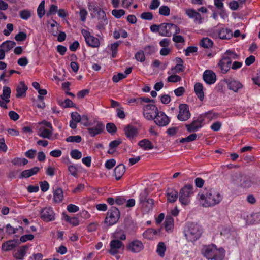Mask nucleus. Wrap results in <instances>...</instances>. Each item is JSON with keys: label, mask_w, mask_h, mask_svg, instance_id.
<instances>
[{"label": "nucleus", "mask_w": 260, "mask_h": 260, "mask_svg": "<svg viewBox=\"0 0 260 260\" xmlns=\"http://www.w3.org/2000/svg\"><path fill=\"white\" fill-rule=\"evenodd\" d=\"M218 37L221 39H230L233 36L232 31L228 28H222L218 32Z\"/></svg>", "instance_id": "nucleus-26"}, {"label": "nucleus", "mask_w": 260, "mask_h": 260, "mask_svg": "<svg viewBox=\"0 0 260 260\" xmlns=\"http://www.w3.org/2000/svg\"><path fill=\"white\" fill-rule=\"evenodd\" d=\"M148 195V194L146 189H145L140 194L139 197V201L141 205L145 202V201H147V200L148 199L147 198Z\"/></svg>", "instance_id": "nucleus-51"}, {"label": "nucleus", "mask_w": 260, "mask_h": 260, "mask_svg": "<svg viewBox=\"0 0 260 260\" xmlns=\"http://www.w3.org/2000/svg\"><path fill=\"white\" fill-rule=\"evenodd\" d=\"M111 13L112 15H113L116 18H120L125 14V12L123 9H114L112 11Z\"/></svg>", "instance_id": "nucleus-53"}, {"label": "nucleus", "mask_w": 260, "mask_h": 260, "mask_svg": "<svg viewBox=\"0 0 260 260\" xmlns=\"http://www.w3.org/2000/svg\"><path fill=\"white\" fill-rule=\"evenodd\" d=\"M200 45L204 48H209L213 46V42L208 38H204L200 41Z\"/></svg>", "instance_id": "nucleus-40"}, {"label": "nucleus", "mask_w": 260, "mask_h": 260, "mask_svg": "<svg viewBox=\"0 0 260 260\" xmlns=\"http://www.w3.org/2000/svg\"><path fill=\"white\" fill-rule=\"evenodd\" d=\"M81 120L80 121L82 124H83L85 126H89L92 124L90 123L89 121V118L86 115H83L81 116Z\"/></svg>", "instance_id": "nucleus-60"}, {"label": "nucleus", "mask_w": 260, "mask_h": 260, "mask_svg": "<svg viewBox=\"0 0 260 260\" xmlns=\"http://www.w3.org/2000/svg\"><path fill=\"white\" fill-rule=\"evenodd\" d=\"M120 216V213L118 209L115 207H112L107 213L105 222L109 226H112L117 222Z\"/></svg>", "instance_id": "nucleus-5"}, {"label": "nucleus", "mask_w": 260, "mask_h": 260, "mask_svg": "<svg viewBox=\"0 0 260 260\" xmlns=\"http://www.w3.org/2000/svg\"><path fill=\"white\" fill-rule=\"evenodd\" d=\"M202 233L201 226L194 223H189L184 230V235L188 241L194 242L199 239Z\"/></svg>", "instance_id": "nucleus-2"}, {"label": "nucleus", "mask_w": 260, "mask_h": 260, "mask_svg": "<svg viewBox=\"0 0 260 260\" xmlns=\"http://www.w3.org/2000/svg\"><path fill=\"white\" fill-rule=\"evenodd\" d=\"M20 17L25 20L28 19L31 16V11L28 9H24L19 12Z\"/></svg>", "instance_id": "nucleus-42"}, {"label": "nucleus", "mask_w": 260, "mask_h": 260, "mask_svg": "<svg viewBox=\"0 0 260 260\" xmlns=\"http://www.w3.org/2000/svg\"><path fill=\"white\" fill-rule=\"evenodd\" d=\"M159 13L161 15L168 16L170 15V9L167 6H161L159 8Z\"/></svg>", "instance_id": "nucleus-48"}, {"label": "nucleus", "mask_w": 260, "mask_h": 260, "mask_svg": "<svg viewBox=\"0 0 260 260\" xmlns=\"http://www.w3.org/2000/svg\"><path fill=\"white\" fill-rule=\"evenodd\" d=\"M216 247L214 245L206 246L204 247L202 252L204 256L208 259H212Z\"/></svg>", "instance_id": "nucleus-20"}, {"label": "nucleus", "mask_w": 260, "mask_h": 260, "mask_svg": "<svg viewBox=\"0 0 260 260\" xmlns=\"http://www.w3.org/2000/svg\"><path fill=\"white\" fill-rule=\"evenodd\" d=\"M240 186L244 188L251 187V177L248 176H241L240 179Z\"/></svg>", "instance_id": "nucleus-29"}, {"label": "nucleus", "mask_w": 260, "mask_h": 260, "mask_svg": "<svg viewBox=\"0 0 260 260\" xmlns=\"http://www.w3.org/2000/svg\"><path fill=\"white\" fill-rule=\"evenodd\" d=\"M28 88L23 81H21L16 88L17 98L24 97L26 96V92Z\"/></svg>", "instance_id": "nucleus-22"}, {"label": "nucleus", "mask_w": 260, "mask_h": 260, "mask_svg": "<svg viewBox=\"0 0 260 260\" xmlns=\"http://www.w3.org/2000/svg\"><path fill=\"white\" fill-rule=\"evenodd\" d=\"M141 18L144 20H151L153 18V15L152 12H143L141 14Z\"/></svg>", "instance_id": "nucleus-58"}, {"label": "nucleus", "mask_w": 260, "mask_h": 260, "mask_svg": "<svg viewBox=\"0 0 260 260\" xmlns=\"http://www.w3.org/2000/svg\"><path fill=\"white\" fill-rule=\"evenodd\" d=\"M45 1H42L37 9V14L40 18H41L45 14Z\"/></svg>", "instance_id": "nucleus-44"}, {"label": "nucleus", "mask_w": 260, "mask_h": 260, "mask_svg": "<svg viewBox=\"0 0 260 260\" xmlns=\"http://www.w3.org/2000/svg\"><path fill=\"white\" fill-rule=\"evenodd\" d=\"M16 246V242L14 240H10L4 242L2 245V249L3 251H10Z\"/></svg>", "instance_id": "nucleus-34"}, {"label": "nucleus", "mask_w": 260, "mask_h": 260, "mask_svg": "<svg viewBox=\"0 0 260 260\" xmlns=\"http://www.w3.org/2000/svg\"><path fill=\"white\" fill-rule=\"evenodd\" d=\"M36 104L38 108L44 109L45 107V104L44 102V97L41 95H38Z\"/></svg>", "instance_id": "nucleus-54"}, {"label": "nucleus", "mask_w": 260, "mask_h": 260, "mask_svg": "<svg viewBox=\"0 0 260 260\" xmlns=\"http://www.w3.org/2000/svg\"><path fill=\"white\" fill-rule=\"evenodd\" d=\"M63 199V193L61 188H58L53 191V200L56 203L61 202Z\"/></svg>", "instance_id": "nucleus-32"}, {"label": "nucleus", "mask_w": 260, "mask_h": 260, "mask_svg": "<svg viewBox=\"0 0 260 260\" xmlns=\"http://www.w3.org/2000/svg\"><path fill=\"white\" fill-rule=\"evenodd\" d=\"M88 9L90 12H91V15H96L98 12H99L102 9L99 7L93 4H91L88 6Z\"/></svg>", "instance_id": "nucleus-55"}, {"label": "nucleus", "mask_w": 260, "mask_h": 260, "mask_svg": "<svg viewBox=\"0 0 260 260\" xmlns=\"http://www.w3.org/2000/svg\"><path fill=\"white\" fill-rule=\"evenodd\" d=\"M16 45V43L13 41L8 40L4 42L0 47L2 48L6 52H9Z\"/></svg>", "instance_id": "nucleus-36"}, {"label": "nucleus", "mask_w": 260, "mask_h": 260, "mask_svg": "<svg viewBox=\"0 0 260 260\" xmlns=\"http://www.w3.org/2000/svg\"><path fill=\"white\" fill-rule=\"evenodd\" d=\"M203 85L201 83H196L194 86V90L196 95L201 101H203L204 99Z\"/></svg>", "instance_id": "nucleus-24"}, {"label": "nucleus", "mask_w": 260, "mask_h": 260, "mask_svg": "<svg viewBox=\"0 0 260 260\" xmlns=\"http://www.w3.org/2000/svg\"><path fill=\"white\" fill-rule=\"evenodd\" d=\"M166 195L167 196L168 201L170 203L175 202L177 200V198H179V193L178 191L172 188H168Z\"/></svg>", "instance_id": "nucleus-21"}, {"label": "nucleus", "mask_w": 260, "mask_h": 260, "mask_svg": "<svg viewBox=\"0 0 260 260\" xmlns=\"http://www.w3.org/2000/svg\"><path fill=\"white\" fill-rule=\"evenodd\" d=\"M138 145L144 150H149L152 149L154 147L152 143L146 139H143L138 142Z\"/></svg>", "instance_id": "nucleus-30"}, {"label": "nucleus", "mask_w": 260, "mask_h": 260, "mask_svg": "<svg viewBox=\"0 0 260 260\" xmlns=\"http://www.w3.org/2000/svg\"><path fill=\"white\" fill-rule=\"evenodd\" d=\"M66 140L67 142L80 143L82 140V138L79 135L71 136L67 138Z\"/></svg>", "instance_id": "nucleus-52"}, {"label": "nucleus", "mask_w": 260, "mask_h": 260, "mask_svg": "<svg viewBox=\"0 0 260 260\" xmlns=\"http://www.w3.org/2000/svg\"><path fill=\"white\" fill-rule=\"evenodd\" d=\"M54 71L57 74L60 76L59 80L62 81L64 80L66 72L65 69L63 68V66H55Z\"/></svg>", "instance_id": "nucleus-39"}, {"label": "nucleus", "mask_w": 260, "mask_h": 260, "mask_svg": "<svg viewBox=\"0 0 260 260\" xmlns=\"http://www.w3.org/2000/svg\"><path fill=\"white\" fill-rule=\"evenodd\" d=\"M153 204L154 200L152 199L149 198L147 201H145V202L141 205L143 211L146 213H148L152 210Z\"/></svg>", "instance_id": "nucleus-27"}, {"label": "nucleus", "mask_w": 260, "mask_h": 260, "mask_svg": "<svg viewBox=\"0 0 260 260\" xmlns=\"http://www.w3.org/2000/svg\"><path fill=\"white\" fill-rule=\"evenodd\" d=\"M25 254L26 247L23 246L20 247L17 251H15L13 254L14 257L16 259L18 260H22L23 259Z\"/></svg>", "instance_id": "nucleus-37"}, {"label": "nucleus", "mask_w": 260, "mask_h": 260, "mask_svg": "<svg viewBox=\"0 0 260 260\" xmlns=\"http://www.w3.org/2000/svg\"><path fill=\"white\" fill-rule=\"evenodd\" d=\"M165 228L167 232L172 231L174 226V219L171 216H167L165 221Z\"/></svg>", "instance_id": "nucleus-33"}, {"label": "nucleus", "mask_w": 260, "mask_h": 260, "mask_svg": "<svg viewBox=\"0 0 260 260\" xmlns=\"http://www.w3.org/2000/svg\"><path fill=\"white\" fill-rule=\"evenodd\" d=\"M184 70V66H174L168 71L169 74H175L183 72Z\"/></svg>", "instance_id": "nucleus-50"}, {"label": "nucleus", "mask_w": 260, "mask_h": 260, "mask_svg": "<svg viewBox=\"0 0 260 260\" xmlns=\"http://www.w3.org/2000/svg\"><path fill=\"white\" fill-rule=\"evenodd\" d=\"M228 87L230 90L234 92H238L239 89L242 88V84L238 81L233 79H229L225 80Z\"/></svg>", "instance_id": "nucleus-18"}, {"label": "nucleus", "mask_w": 260, "mask_h": 260, "mask_svg": "<svg viewBox=\"0 0 260 260\" xmlns=\"http://www.w3.org/2000/svg\"><path fill=\"white\" fill-rule=\"evenodd\" d=\"M27 38L26 34L24 32H20L15 37V39L17 41H23Z\"/></svg>", "instance_id": "nucleus-61"}, {"label": "nucleus", "mask_w": 260, "mask_h": 260, "mask_svg": "<svg viewBox=\"0 0 260 260\" xmlns=\"http://www.w3.org/2000/svg\"><path fill=\"white\" fill-rule=\"evenodd\" d=\"M55 213L51 207H45L40 212L41 218L45 222H50L55 220Z\"/></svg>", "instance_id": "nucleus-9"}, {"label": "nucleus", "mask_w": 260, "mask_h": 260, "mask_svg": "<svg viewBox=\"0 0 260 260\" xmlns=\"http://www.w3.org/2000/svg\"><path fill=\"white\" fill-rule=\"evenodd\" d=\"M179 112L177 116L178 120L181 121H185L190 118L191 114L187 104H180L179 106Z\"/></svg>", "instance_id": "nucleus-10"}, {"label": "nucleus", "mask_w": 260, "mask_h": 260, "mask_svg": "<svg viewBox=\"0 0 260 260\" xmlns=\"http://www.w3.org/2000/svg\"><path fill=\"white\" fill-rule=\"evenodd\" d=\"M143 244L139 240H136L130 242L127 246L128 250L133 253L140 252L143 249Z\"/></svg>", "instance_id": "nucleus-15"}, {"label": "nucleus", "mask_w": 260, "mask_h": 260, "mask_svg": "<svg viewBox=\"0 0 260 260\" xmlns=\"http://www.w3.org/2000/svg\"><path fill=\"white\" fill-rule=\"evenodd\" d=\"M95 125L92 127L87 128V131L91 137H95L100 134L104 129V124L100 121H94Z\"/></svg>", "instance_id": "nucleus-14"}, {"label": "nucleus", "mask_w": 260, "mask_h": 260, "mask_svg": "<svg viewBox=\"0 0 260 260\" xmlns=\"http://www.w3.org/2000/svg\"><path fill=\"white\" fill-rule=\"evenodd\" d=\"M6 28L7 29L4 30L3 33L6 36H8L13 30L14 26L12 24L9 23L6 25Z\"/></svg>", "instance_id": "nucleus-63"}, {"label": "nucleus", "mask_w": 260, "mask_h": 260, "mask_svg": "<svg viewBox=\"0 0 260 260\" xmlns=\"http://www.w3.org/2000/svg\"><path fill=\"white\" fill-rule=\"evenodd\" d=\"M11 90L10 87L4 86L3 88V93L1 95V98L7 103H9L10 100Z\"/></svg>", "instance_id": "nucleus-35"}, {"label": "nucleus", "mask_w": 260, "mask_h": 260, "mask_svg": "<svg viewBox=\"0 0 260 260\" xmlns=\"http://www.w3.org/2000/svg\"><path fill=\"white\" fill-rule=\"evenodd\" d=\"M125 172V168L123 164L117 166L114 169V175L117 180L120 179Z\"/></svg>", "instance_id": "nucleus-28"}, {"label": "nucleus", "mask_w": 260, "mask_h": 260, "mask_svg": "<svg viewBox=\"0 0 260 260\" xmlns=\"http://www.w3.org/2000/svg\"><path fill=\"white\" fill-rule=\"evenodd\" d=\"M214 252V255L212 259L214 260H222L224 257V250L222 248L217 249L216 248L215 251Z\"/></svg>", "instance_id": "nucleus-38"}, {"label": "nucleus", "mask_w": 260, "mask_h": 260, "mask_svg": "<svg viewBox=\"0 0 260 260\" xmlns=\"http://www.w3.org/2000/svg\"><path fill=\"white\" fill-rule=\"evenodd\" d=\"M158 112L157 107L153 104H147L143 107V115L149 120H153Z\"/></svg>", "instance_id": "nucleus-8"}, {"label": "nucleus", "mask_w": 260, "mask_h": 260, "mask_svg": "<svg viewBox=\"0 0 260 260\" xmlns=\"http://www.w3.org/2000/svg\"><path fill=\"white\" fill-rule=\"evenodd\" d=\"M119 44L120 42L117 41L109 46L110 50L112 51V56L113 57H115L116 56L117 50Z\"/></svg>", "instance_id": "nucleus-46"}, {"label": "nucleus", "mask_w": 260, "mask_h": 260, "mask_svg": "<svg viewBox=\"0 0 260 260\" xmlns=\"http://www.w3.org/2000/svg\"><path fill=\"white\" fill-rule=\"evenodd\" d=\"M124 131L126 137L129 139H133L134 137H137L138 134L137 128L132 125L126 126Z\"/></svg>", "instance_id": "nucleus-19"}, {"label": "nucleus", "mask_w": 260, "mask_h": 260, "mask_svg": "<svg viewBox=\"0 0 260 260\" xmlns=\"http://www.w3.org/2000/svg\"><path fill=\"white\" fill-rule=\"evenodd\" d=\"M166 250V247L164 242H159L157 245L156 251L161 257H164L165 252Z\"/></svg>", "instance_id": "nucleus-43"}, {"label": "nucleus", "mask_w": 260, "mask_h": 260, "mask_svg": "<svg viewBox=\"0 0 260 260\" xmlns=\"http://www.w3.org/2000/svg\"><path fill=\"white\" fill-rule=\"evenodd\" d=\"M40 171V168L38 167H34L30 169L23 171L20 175L21 178H29L36 174Z\"/></svg>", "instance_id": "nucleus-23"}, {"label": "nucleus", "mask_w": 260, "mask_h": 260, "mask_svg": "<svg viewBox=\"0 0 260 260\" xmlns=\"http://www.w3.org/2000/svg\"><path fill=\"white\" fill-rule=\"evenodd\" d=\"M52 135V131L44 127H40L38 131V135L43 138L50 139Z\"/></svg>", "instance_id": "nucleus-31"}, {"label": "nucleus", "mask_w": 260, "mask_h": 260, "mask_svg": "<svg viewBox=\"0 0 260 260\" xmlns=\"http://www.w3.org/2000/svg\"><path fill=\"white\" fill-rule=\"evenodd\" d=\"M81 34L85 38L87 44L92 47H99L100 45V41L98 38L91 35L90 32L86 29H82Z\"/></svg>", "instance_id": "nucleus-7"}, {"label": "nucleus", "mask_w": 260, "mask_h": 260, "mask_svg": "<svg viewBox=\"0 0 260 260\" xmlns=\"http://www.w3.org/2000/svg\"><path fill=\"white\" fill-rule=\"evenodd\" d=\"M132 70V68L129 67L125 70L124 73H119L116 75H114L112 77L113 82L114 83H117L121 80L126 78L127 75L131 73Z\"/></svg>", "instance_id": "nucleus-25"}, {"label": "nucleus", "mask_w": 260, "mask_h": 260, "mask_svg": "<svg viewBox=\"0 0 260 260\" xmlns=\"http://www.w3.org/2000/svg\"><path fill=\"white\" fill-rule=\"evenodd\" d=\"M123 243L119 239L112 240L110 243V249L109 250V253L114 255L119 252V250L122 247L124 248Z\"/></svg>", "instance_id": "nucleus-12"}, {"label": "nucleus", "mask_w": 260, "mask_h": 260, "mask_svg": "<svg viewBox=\"0 0 260 260\" xmlns=\"http://www.w3.org/2000/svg\"><path fill=\"white\" fill-rule=\"evenodd\" d=\"M185 13L190 18L194 20V22L198 24L202 23V17L201 15L193 9H187L185 10Z\"/></svg>", "instance_id": "nucleus-17"}, {"label": "nucleus", "mask_w": 260, "mask_h": 260, "mask_svg": "<svg viewBox=\"0 0 260 260\" xmlns=\"http://www.w3.org/2000/svg\"><path fill=\"white\" fill-rule=\"evenodd\" d=\"M193 187L192 184H187L184 186L179 193V201L183 205H187L190 202V198L193 194Z\"/></svg>", "instance_id": "nucleus-3"}, {"label": "nucleus", "mask_w": 260, "mask_h": 260, "mask_svg": "<svg viewBox=\"0 0 260 260\" xmlns=\"http://www.w3.org/2000/svg\"><path fill=\"white\" fill-rule=\"evenodd\" d=\"M153 120L159 126H166L170 122V119L167 115L164 112L159 111Z\"/></svg>", "instance_id": "nucleus-11"}, {"label": "nucleus", "mask_w": 260, "mask_h": 260, "mask_svg": "<svg viewBox=\"0 0 260 260\" xmlns=\"http://www.w3.org/2000/svg\"><path fill=\"white\" fill-rule=\"evenodd\" d=\"M197 135L196 134H192L186 138H182L180 140L179 142L181 143L185 142H190L194 141L197 138Z\"/></svg>", "instance_id": "nucleus-49"}, {"label": "nucleus", "mask_w": 260, "mask_h": 260, "mask_svg": "<svg viewBox=\"0 0 260 260\" xmlns=\"http://www.w3.org/2000/svg\"><path fill=\"white\" fill-rule=\"evenodd\" d=\"M177 34L173 33V41L175 43H184L185 40L181 35H177Z\"/></svg>", "instance_id": "nucleus-62"}, {"label": "nucleus", "mask_w": 260, "mask_h": 260, "mask_svg": "<svg viewBox=\"0 0 260 260\" xmlns=\"http://www.w3.org/2000/svg\"><path fill=\"white\" fill-rule=\"evenodd\" d=\"M199 196V201L204 207H213L219 204L223 199L222 196L213 188L206 189Z\"/></svg>", "instance_id": "nucleus-1"}, {"label": "nucleus", "mask_w": 260, "mask_h": 260, "mask_svg": "<svg viewBox=\"0 0 260 260\" xmlns=\"http://www.w3.org/2000/svg\"><path fill=\"white\" fill-rule=\"evenodd\" d=\"M180 31L179 27L173 23H162L160 24L159 35L161 36L170 37L173 33L179 34Z\"/></svg>", "instance_id": "nucleus-4"}, {"label": "nucleus", "mask_w": 260, "mask_h": 260, "mask_svg": "<svg viewBox=\"0 0 260 260\" xmlns=\"http://www.w3.org/2000/svg\"><path fill=\"white\" fill-rule=\"evenodd\" d=\"M153 229L149 228L146 230L143 234V237L148 239H153V235H152Z\"/></svg>", "instance_id": "nucleus-64"}, {"label": "nucleus", "mask_w": 260, "mask_h": 260, "mask_svg": "<svg viewBox=\"0 0 260 260\" xmlns=\"http://www.w3.org/2000/svg\"><path fill=\"white\" fill-rule=\"evenodd\" d=\"M144 51L147 55H152L157 51V48L154 45H147L144 48Z\"/></svg>", "instance_id": "nucleus-47"}, {"label": "nucleus", "mask_w": 260, "mask_h": 260, "mask_svg": "<svg viewBox=\"0 0 260 260\" xmlns=\"http://www.w3.org/2000/svg\"><path fill=\"white\" fill-rule=\"evenodd\" d=\"M70 155L73 159H79L82 157V153L77 149H74L71 151Z\"/></svg>", "instance_id": "nucleus-57"}, {"label": "nucleus", "mask_w": 260, "mask_h": 260, "mask_svg": "<svg viewBox=\"0 0 260 260\" xmlns=\"http://www.w3.org/2000/svg\"><path fill=\"white\" fill-rule=\"evenodd\" d=\"M108 23V20L107 19L98 20V23L96 26V28L100 31H102L105 29V27Z\"/></svg>", "instance_id": "nucleus-45"}, {"label": "nucleus", "mask_w": 260, "mask_h": 260, "mask_svg": "<svg viewBox=\"0 0 260 260\" xmlns=\"http://www.w3.org/2000/svg\"><path fill=\"white\" fill-rule=\"evenodd\" d=\"M106 129L107 132L112 135L115 134L117 131L116 126L113 123H107L106 125Z\"/></svg>", "instance_id": "nucleus-56"}, {"label": "nucleus", "mask_w": 260, "mask_h": 260, "mask_svg": "<svg viewBox=\"0 0 260 260\" xmlns=\"http://www.w3.org/2000/svg\"><path fill=\"white\" fill-rule=\"evenodd\" d=\"M181 80V77L178 75L171 74L168 77L167 81L169 82H178Z\"/></svg>", "instance_id": "nucleus-59"}, {"label": "nucleus", "mask_w": 260, "mask_h": 260, "mask_svg": "<svg viewBox=\"0 0 260 260\" xmlns=\"http://www.w3.org/2000/svg\"><path fill=\"white\" fill-rule=\"evenodd\" d=\"M237 57V55L234 52L227 51L223 55L218 65H231L232 63V65H242L241 62L236 61L233 62V60L236 59Z\"/></svg>", "instance_id": "nucleus-6"}, {"label": "nucleus", "mask_w": 260, "mask_h": 260, "mask_svg": "<svg viewBox=\"0 0 260 260\" xmlns=\"http://www.w3.org/2000/svg\"><path fill=\"white\" fill-rule=\"evenodd\" d=\"M63 215L64 220L70 224H72L73 226H77L79 224V220L77 217H70L65 214H63Z\"/></svg>", "instance_id": "nucleus-41"}, {"label": "nucleus", "mask_w": 260, "mask_h": 260, "mask_svg": "<svg viewBox=\"0 0 260 260\" xmlns=\"http://www.w3.org/2000/svg\"><path fill=\"white\" fill-rule=\"evenodd\" d=\"M203 78L204 81L209 85L214 84L216 81V74L212 71L209 70L204 71Z\"/></svg>", "instance_id": "nucleus-16"}, {"label": "nucleus", "mask_w": 260, "mask_h": 260, "mask_svg": "<svg viewBox=\"0 0 260 260\" xmlns=\"http://www.w3.org/2000/svg\"><path fill=\"white\" fill-rule=\"evenodd\" d=\"M204 119L202 118H198L194 120L190 124H185V127L189 133H192L198 131L203 126Z\"/></svg>", "instance_id": "nucleus-13"}]
</instances>
